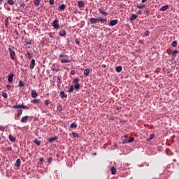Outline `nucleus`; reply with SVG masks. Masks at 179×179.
Returning <instances> with one entry per match:
<instances>
[{"label":"nucleus","mask_w":179,"mask_h":179,"mask_svg":"<svg viewBox=\"0 0 179 179\" xmlns=\"http://www.w3.org/2000/svg\"><path fill=\"white\" fill-rule=\"evenodd\" d=\"M50 103H51V101H50V100H48V99L45 101V106L46 107H48V105Z\"/></svg>","instance_id":"nucleus-34"},{"label":"nucleus","mask_w":179,"mask_h":179,"mask_svg":"<svg viewBox=\"0 0 179 179\" xmlns=\"http://www.w3.org/2000/svg\"><path fill=\"white\" fill-rule=\"evenodd\" d=\"M57 83H59V85H61V83H62V81H61V78L59 77H57Z\"/></svg>","instance_id":"nucleus-45"},{"label":"nucleus","mask_w":179,"mask_h":179,"mask_svg":"<svg viewBox=\"0 0 179 179\" xmlns=\"http://www.w3.org/2000/svg\"><path fill=\"white\" fill-rule=\"evenodd\" d=\"M60 96L62 99H66L68 97V95L64 91L60 92Z\"/></svg>","instance_id":"nucleus-12"},{"label":"nucleus","mask_w":179,"mask_h":179,"mask_svg":"<svg viewBox=\"0 0 179 179\" xmlns=\"http://www.w3.org/2000/svg\"><path fill=\"white\" fill-rule=\"evenodd\" d=\"M72 135L74 138H78V136H79V134H78V133H75V131L72 132Z\"/></svg>","instance_id":"nucleus-38"},{"label":"nucleus","mask_w":179,"mask_h":179,"mask_svg":"<svg viewBox=\"0 0 179 179\" xmlns=\"http://www.w3.org/2000/svg\"><path fill=\"white\" fill-rule=\"evenodd\" d=\"M145 2H148V0H142V3H145Z\"/></svg>","instance_id":"nucleus-58"},{"label":"nucleus","mask_w":179,"mask_h":179,"mask_svg":"<svg viewBox=\"0 0 179 179\" xmlns=\"http://www.w3.org/2000/svg\"><path fill=\"white\" fill-rule=\"evenodd\" d=\"M8 138L11 142H15L16 141V138L11 134L9 135Z\"/></svg>","instance_id":"nucleus-19"},{"label":"nucleus","mask_w":179,"mask_h":179,"mask_svg":"<svg viewBox=\"0 0 179 179\" xmlns=\"http://www.w3.org/2000/svg\"><path fill=\"white\" fill-rule=\"evenodd\" d=\"M110 171H111V174H112L113 176L115 175L116 173H117V169L115 168V166H111Z\"/></svg>","instance_id":"nucleus-11"},{"label":"nucleus","mask_w":179,"mask_h":179,"mask_svg":"<svg viewBox=\"0 0 179 179\" xmlns=\"http://www.w3.org/2000/svg\"><path fill=\"white\" fill-rule=\"evenodd\" d=\"M2 1H3V0H0L1 2H2Z\"/></svg>","instance_id":"nucleus-63"},{"label":"nucleus","mask_w":179,"mask_h":179,"mask_svg":"<svg viewBox=\"0 0 179 179\" xmlns=\"http://www.w3.org/2000/svg\"><path fill=\"white\" fill-rule=\"evenodd\" d=\"M76 43L77 44H80V41L77 39V40H76Z\"/></svg>","instance_id":"nucleus-55"},{"label":"nucleus","mask_w":179,"mask_h":179,"mask_svg":"<svg viewBox=\"0 0 179 179\" xmlns=\"http://www.w3.org/2000/svg\"><path fill=\"white\" fill-rule=\"evenodd\" d=\"M79 82H80V80L77 78H75L74 81L73 82V84L79 83Z\"/></svg>","instance_id":"nucleus-37"},{"label":"nucleus","mask_w":179,"mask_h":179,"mask_svg":"<svg viewBox=\"0 0 179 179\" xmlns=\"http://www.w3.org/2000/svg\"><path fill=\"white\" fill-rule=\"evenodd\" d=\"M71 128H78V124L76 123L73 122L71 124Z\"/></svg>","instance_id":"nucleus-33"},{"label":"nucleus","mask_w":179,"mask_h":179,"mask_svg":"<svg viewBox=\"0 0 179 179\" xmlns=\"http://www.w3.org/2000/svg\"><path fill=\"white\" fill-rule=\"evenodd\" d=\"M150 34V32L149 31V30H146L145 31V36H146V37H149V35Z\"/></svg>","instance_id":"nucleus-39"},{"label":"nucleus","mask_w":179,"mask_h":179,"mask_svg":"<svg viewBox=\"0 0 179 179\" xmlns=\"http://www.w3.org/2000/svg\"><path fill=\"white\" fill-rule=\"evenodd\" d=\"M66 35V31H65V29H62L59 32V36H60V37H64V36Z\"/></svg>","instance_id":"nucleus-8"},{"label":"nucleus","mask_w":179,"mask_h":179,"mask_svg":"<svg viewBox=\"0 0 179 179\" xmlns=\"http://www.w3.org/2000/svg\"><path fill=\"white\" fill-rule=\"evenodd\" d=\"M178 54V50H175L173 52H172L171 55L172 57H177Z\"/></svg>","instance_id":"nucleus-27"},{"label":"nucleus","mask_w":179,"mask_h":179,"mask_svg":"<svg viewBox=\"0 0 179 179\" xmlns=\"http://www.w3.org/2000/svg\"><path fill=\"white\" fill-rule=\"evenodd\" d=\"M98 10L99 13H101V15H103V16H108V13L103 10L101 8H99Z\"/></svg>","instance_id":"nucleus-7"},{"label":"nucleus","mask_w":179,"mask_h":179,"mask_svg":"<svg viewBox=\"0 0 179 179\" xmlns=\"http://www.w3.org/2000/svg\"><path fill=\"white\" fill-rule=\"evenodd\" d=\"M66 8V6L65 4H62L59 6V9L60 10H65V8Z\"/></svg>","instance_id":"nucleus-22"},{"label":"nucleus","mask_w":179,"mask_h":179,"mask_svg":"<svg viewBox=\"0 0 179 179\" xmlns=\"http://www.w3.org/2000/svg\"><path fill=\"white\" fill-rule=\"evenodd\" d=\"M142 13V10H139L138 12H137V15H141Z\"/></svg>","instance_id":"nucleus-54"},{"label":"nucleus","mask_w":179,"mask_h":179,"mask_svg":"<svg viewBox=\"0 0 179 179\" xmlns=\"http://www.w3.org/2000/svg\"><path fill=\"white\" fill-rule=\"evenodd\" d=\"M136 19H138V15H136V14H133L130 17V21L131 22H134V20H136Z\"/></svg>","instance_id":"nucleus-10"},{"label":"nucleus","mask_w":179,"mask_h":179,"mask_svg":"<svg viewBox=\"0 0 179 179\" xmlns=\"http://www.w3.org/2000/svg\"><path fill=\"white\" fill-rule=\"evenodd\" d=\"M116 110H121V107H120V106H117V107L116 108Z\"/></svg>","instance_id":"nucleus-57"},{"label":"nucleus","mask_w":179,"mask_h":179,"mask_svg":"<svg viewBox=\"0 0 179 179\" xmlns=\"http://www.w3.org/2000/svg\"><path fill=\"white\" fill-rule=\"evenodd\" d=\"M7 3H8V5H15V1H13V0H8V1H7Z\"/></svg>","instance_id":"nucleus-30"},{"label":"nucleus","mask_w":179,"mask_h":179,"mask_svg":"<svg viewBox=\"0 0 179 179\" xmlns=\"http://www.w3.org/2000/svg\"><path fill=\"white\" fill-rule=\"evenodd\" d=\"M94 155H96V153H94Z\"/></svg>","instance_id":"nucleus-64"},{"label":"nucleus","mask_w":179,"mask_h":179,"mask_svg":"<svg viewBox=\"0 0 179 179\" xmlns=\"http://www.w3.org/2000/svg\"><path fill=\"white\" fill-rule=\"evenodd\" d=\"M58 22H59L58 20L55 19L53 22V27H55V29H59V24H58Z\"/></svg>","instance_id":"nucleus-4"},{"label":"nucleus","mask_w":179,"mask_h":179,"mask_svg":"<svg viewBox=\"0 0 179 179\" xmlns=\"http://www.w3.org/2000/svg\"><path fill=\"white\" fill-rule=\"evenodd\" d=\"M23 110L22 109H19L17 110V118H19V117H20L21 114H22Z\"/></svg>","instance_id":"nucleus-24"},{"label":"nucleus","mask_w":179,"mask_h":179,"mask_svg":"<svg viewBox=\"0 0 179 179\" xmlns=\"http://www.w3.org/2000/svg\"><path fill=\"white\" fill-rule=\"evenodd\" d=\"M172 47H177V41H174L171 44Z\"/></svg>","instance_id":"nucleus-41"},{"label":"nucleus","mask_w":179,"mask_h":179,"mask_svg":"<svg viewBox=\"0 0 179 179\" xmlns=\"http://www.w3.org/2000/svg\"><path fill=\"white\" fill-rule=\"evenodd\" d=\"M78 8H83V6H85V2L82 1H78Z\"/></svg>","instance_id":"nucleus-17"},{"label":"nucleus","mask_w":179,"mask_h":179,"mask_svg":"<svg viewBox=\"0 0 179 179\" xmlns=\"http://www.w3.org/2000/svg\"><path fill=\"white\" fill-rule=\"evenodd\" d=\"M122 143H129L128 139H125L122 141Z\"/></svg>","instance_id":"nucleus-50"},{"label":"nucleus","mask_w":179,"mask_h":179,"mask_svg":"<svg viewBox=\"0 0 179 179\" xmlns=\"http://www.w3.org/2000/svg\"><path fill=\"white\" fill-rule=\"evenodd\" d=\"M50 37L52 38V36H51V34H50Z\"/></svg>","instance_id":"nucleus-61"},{"label":"nucleus","mask_w":179,"mask_h":179,"mask_svg":"<svg viewBox=\"0 0 179 179\" xmlns=\"http://www.w3.org/2000/svg\"><path fill=\"white\" fill-rule=\"evenodd\" d=\"M27 55H30V52H28Z\"/></svg>","instance_id":"nucleus-62"},{"label":"nucleus","mask_w":179,"mask_h":179,"mask_svg":"<svg viewBox=\"0 0 179 179\" xmlns=\"http://www.w3.org/2000/svg\"><path fill=\"white\" fill-rule=\"evenodd\" d=\"M55 141H57V137H51L49 138L48 142L52 143Z\"/></svg>","instance_id":"nucleus-21"},{"label":"nucleus","mask_w":179,"mask_h":179,"mask_svg":"<svg viewBox=\"0 0 179 179\" xmlns=\"http://www.w3.org/2000/svg\"><path fill=\"white\" fill-rule=\"evenodd\" d=\"M8 51H9L10 59H13V61H15V50H13L10 48H8Z\"/></svg>","instance_id":"nucleus-3"},{"label":"nucleus","mask_w":179,"mask_h":179,"mask_svg":"<svg viewBox=\"0 0 179 179\" xmlns=\"http://www.w3.org/2000/svg\"><path fill=\"white\" fill-rule=\"evenodd\" d=\"M50 5H54V0H49Z\"/></svg>","instance_id":"nucleus-48"},{"label":"nucleus","mask_w":179,"mask_h":179,"mask_svg":"<svg viewBox=\"0 0 179 179\" xmlns=\"http://www.w3.org/2000/svg\"><path fill=\"white\" fill-rule=\"evenodd\" d=\"M52 162V157H50L48 159V163L49 164H51V163Z\"/></svg>","instance_id":"nucleus-44"},{"label":"nucleus","mask_w":179,"mask_h":179,"mask_svg":"<svg viewBox=\"0 0 179 179\" xmlns=\"http://www.w3.org/2000/svg\"><path fill=\"white\" fill-rule=\"evenodd\" d=\"M13 76H15L14 74H11L10 76H8V82L10 83H12L13 82Z\"/></svg>","instance_id":"nucleus-18"},{"label":"nucleus","mask_w":179,"mask_h":179,"mask_svg":"<svg viewBox=\"0 0 179 179\" xmlns=\"http://www.w3.org/2000/svg\"><path fill=\"white\" fill-rule=\"evenodd\" d=\"M21 163L22 162L20 161V159H17L15 163V166L20 169Z\"/></svg>","instance_id":"nucleus-14"},{"label":"nucleus","mask_w":179,"mask_h":179,"mask_svg":"<svg viewBox=\"0 0 179 179\" xmlns=\"http://www.w3.org/2000/svg\"><path fill=\"white\" fill-rule=\"evenodd\" d=\"M52 72H58V71H59V70L57 69H52Z\"/></svg>","instance_id":"nucleus-52"},{"label":"nucleus","mask_w":179,"mask_h":179,"mask_svg":"<svg viewBox=\"0 0 179 179\" xmlns=\"http://www.w3.org/2000/svg\"><path fill=\"white\" fill-rule=\"evenodd\" d=\"M90 73V69H86L85 70H84V75L85 76H89Z\"/></svg>","instance_id":"nucleus-15"},{"label":"nucleus","mask_w":179,"mask_h":179,"mask_svg":"<svg viewBox=\"0 0 179 179\" xmlns=\"http://www.w3.org/2000/svg\"><path fill=\"white\" fill-rule=\"evenodd\" d=\"M61 62H62V64H68V63L71 62V60L66 59H62Z\"/></svg>","instance_id":"nucleus-20"},{"label":"nucleus","mask_w":179,"mask_h":179,"mask_svg":"<svg viewBox=\"0 0 179 179\" xmlns=\"http://www.w3.org/2000/svg\"><path fill=\"white\" fill-rule=\"evenodd\" d=\"M0 131H5V127L0 125Z\"/></svg>","instance_id":"nucleus-47"},{"label":"nucleus","mask_w":179,"mask_h":179,"mask_svg":"<svg viewBox=\"0 0 179 179\" xmlns=\"http://www.w3.org/2000/svg\"><path fill=\"white\" fill-rule=\"evenodd\" d=\"M31 97L33 99H36L37 97L38 94H37V92H36V90H32L31 92Z\"/></svg>","instance_id":"nucleus-13"},{"label":"nucleus","mask_w":179,"mask_h":179,"mask_svg":"<svg viewBox=\"0 0 179 179\" xmlns=\"http://www.w3.org/2000/svg\"><path fill=\"white\" fill-rule=\"evenodd\" d=\"M20 8H24V6H26V3H24V2H22L20 5Z\"/></svg>","instance_id":"nucleus-46"},{"label":"nucleus","mask_w":179,"mask_h":179,"mask_svg":"<svg viewBox=\"0 0 179 179\" xmlns=\"http://www.w3.org/2000/svg\"><path fill=\"white\" fill-rule=\"evenodd\" d=\"M155 138V134H151L150 136V139H153Z\"/></svg>","instance_id":"nucleus-53"},{"label":"nucleus","mask_w":179,"mask_h":179,"mask_svg":"<svg viewBox=\"0 0 179 179\" xmlns=\"http://www.w3.org/2000/svg\"><path fill=\"white\" fill-rule=\"evenodd\" d=\"M127 141L129 143H131V142H134V141H135V138L134 137H130Z\"/></svg>","instance_id":"nucleus-35"},{"label":"nucleus","mask_w":179,"mask_h":179,"mask_svg":"<svg viewBox=\"0 0 179 179\" xmlns=\"http://www.w3.org/2000/svg\"><path fill=\"white\" fill-rule=\"evenodd\" d=\"M34 143H36V145H37L38 146H40V145H41V141H38V139L36 138L34 140Z\"/></svg>","instance_id":"nucleus-28"},{"label":"nucleus","mask_w":179,"mask_h":179,"mask_svg":"<svg viewBox=\"0 0 179 179\" xmlns=\"http://www.w3.org/2000/svg\"><path fill=\"white\" fill-rule=\"evenodd\" d=\"M59 58H69V56H68L67 55L61 54L59 55Z\"/></svg>","instance_id":"nucleus-31"},{"label":"nucleus","mask_w":179,"mask_h":179,"mask_svg":"<svg viewBox=\"0 0 179 179\" xmlns=\"http://www.w3.org/2000/svg\"><path fill=\"white\" fill-rule=\"evenodd\" d=\"M136 8H138V9H143V8H146V5H145V4H143L142 6L137 5Z\"/></svg>","instance_id":"nucleus-29"},{"label":"nucleus","mask_w":179,"mask_h":179,"mask_svg":"<svg viewBox=\"0 0 179 179\" xmlns=\"http://www.w3.org/2000/svg\"><path fill=\"white\" fill-rule=\"evenodd\" d=\"M30 45H31V41H28L24 43V47L27 48H30Z\"/></svg>","instance_id":"nucleus-25"},{"label":"nucleus","mask_w":179,"mask_h":179,"mask_svg":"<svg viewBox=\"0 0 179 179\" xmlns=\"http://www.w3.org/2000/svg\"><path fill=\"white\" fill-rule=\"evenodd\" d=\"M57 110L58 111H62V106H58L57 107Z\"/></svg>","instance_id":"nucleus-49"},{"label":"nucleus","mask_w":179,"mask_h":179,"mask_svg":"<svg viewBox=\"0 0 179 179\" xmlns=\"http://www.w3.org/2000/svg\"><path fill=\"white\" fill-rule=\"evenodd\" d=\"M103 68H106V64L102 65Z\"/></svg>","instance_id":"nucleus-60"},{"label":"nucleus","mask_w":179,"mask_h":179,"mask_svg":"<svg viewBox=\"0 0 179 179\" xmlns=\"http://www.w3.org/2000/svg\"><path fill=\"white\" fill-rule=\"evenodd\" d=\"M76 90H80V85L79 83H74L73 85H71L70 89L69 90V93H73L74 89Z\"/></svg>","instance_id":"nucleus-2"},{"label":"nucleus","mask_w":179,"mask_h":179,"mask_svg":"<svg viewBox=\"0 0 179 179\" xmlns=\"http://www.w3.org/2000/svg\"><path fill=\"white\" fill-rule=\"evenodd\" d=\"M169 9V5L164 6L160 8L161 12H165V10H167Z\"/></svg>","instance_id":"nucleus-16"},{"label":"nucleus","mask_w":179,"mask_h":179,"mask_svg":"<svg viewBox=\"0 0 179 179\" xmlns=\"http://www.w3.org/2000/svg\"><path fill=\"white\" fill-rule=\"evenodd\" d=\"M19 86H20V87H23V86H24V83H23V81H22V80H20Z\"/></svg>","instance_id":"nucleus-36"},{"label":"nucleus","mask_w":179,"mask_h":179,"mask_svg":"<svg viewBox=\"0 0 179 179\" xmlns=\"http://www.w3.org/2000/svg\"><path fill=\"white\" fill-rule=\"evenodd\" d=\"M2 96L4 99H8V94L6 92H3Z\"/></svg>","instance_id":"nucleus-42"},{"label":"nucleus","mask_w":179,"mask_h":179,"mask_svg":"<svg viewBox=\"0 0 179 179\" xmlns=\"http://www.w3.org/2000/svg\"><path fill=\"white\" fill-rule=\"evenodd\" d=\"M90 22L91 24H96L97 22H100V23H102L103 24H107V18H103L101 17H99L98 18L91 17L90 19Z\"/></svg>","instance_id":"nucleus-1"},{"label":"nucleus","mask_w":179,"mask_h":179,"mask_svg":"<svg viewBox=\"0 0 179 179\" xmlns=\"http://www.w3.org/2000/svg\"><path fill=\"white\" fill-rule=\"evenodd\" d=\"M115 71H116V72L120 73V72H121V71H122V66H117Z\"/></svg>","instance_id":"nucleus-23"},{"label":"nucleus","mask_w":179,"mask_h":179,"mask_svg":"<svg viewBox=\"0 0 179 179\" xmlns=\"http://www.w3.org/2000/svg\"><path fill=\"white\" fill-rule=\"evenodd\" d=\"M29 118H30V117L24 116V117H22L20 122H22V124H26V122H27V121H29Z\"/></svg>","instance_id":"nucleus-5"},{"label":"nucleus","mask_w":179,"mask_h":179,"mask_svg":"<svg viewBox=\"0 0 179 179\" xmlns=\"http://www.w3.org/2000/svg\"><path fill=\"white\" fill-rule=\"evenodd\" d=\"M34 66H36V60L32 59L31 60L30 69H34Z\"/></svg>","instance_id":"nucleus-6"},{"label":"nucleus","mask_w":179,"mask_h":179,"mask_svg":"<svg viewBox=\"0 0 179 179\" xmlns=\"http://www.w3.org/2000/svg\"><path fill=\"white\" fill-rule=\"evenodd\" d=\"M71 75H75V73H76V71H75V70H72L71 71Z\"/></svg>","instance_id":"nucleus-51"},{"label":"nucleus","mask_w":179,"mask_h":179,"mask_svg":"<svg viewBox=\"0 0 179 179\" xmlns=\"http://www.w3.org/2000/svg\"><path fill=\"white\" fill-rule=\"evenodd\" d=\"M7 88H8V90H10V85H7Z\"/></svg>","instance_id":"nucleus-59"},{"label":"nucleus","mask_w":179,"mask_h":179,"mask_svg":"<svg viewBox=\"0 0 179 179\" xmlns=\"http://www.w3.org/2000/svg\"><path fill=\"white\" fill-rule=\"evenodd\" d=\"M21 108H23L24 110H29V107L24 106V104H21Z\"/></svg>","instance_id":"nucleus-40"},{"label":"nucleus","mask_w":179,"mask_h":179,"mask_svg":"<svg viewBox=\"0 0 179 179\" xmlns=\"http://www.w3.org/2000/svg\"><path fill=\"white\" fill-rule=\"evenodd\" d=\"M41 100V99H34L32 101V103H34V104H40Z\"/></svg>","instance_id":"nucleus-26"},{"label":"nucleus","mask_w":179,"mask_h":179,"mask_svg":"<svg viewBox=\"0 0 179 179\" xmlns=\"http://www.w3.org/2000/svg\"><path fill=\"white\" fill-rule=\"evenodd\" d=\"M40 162H44V158L41 157L39 159Z\"/></svg>","instance_id":"nucleus-56"},{"label":"nucleus","mask_w":179,"mask_h":179,"mask_svg":"<svg viewBox=\"0 0 179 179\" xmlns=\"http://www.w3.org/2000/svg\"><path fill=\"white\" fill-rule=\"evenodd\" d=\"M35 6H38L40 5V0H34Z\"/></svg>","instance_id":"nucleus-32"},{"label":"nucleus","mask_w":179,"mask_h":179,"mask_svg":"<svg viewBox=\"0 0 179 179\" xmlns=\"http://www.w3.org/2000/svg\"><path fill=\"white\" fill-rule=\"evenodd\" d=\"M117 23H118V20H110V22L109 23V26H115V24H117Z\"/></svg>","instance_id":"nucleus-9"},{"label":"nucleus","mask_w":179,"mask_h":179,"mask_svg":"<svg viewBox=\"0 0 179 179\" xmlns=\"http://www.w3.org/2000/svg\"><path fill=\"white\" fill-rule=\"evenodd\" d=\"M13 108H22V105H14Z\"/></svg>","instance_id":"nucleus-43"}]
</instances>
